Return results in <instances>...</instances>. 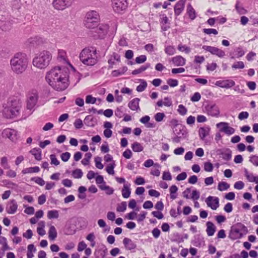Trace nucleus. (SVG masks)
Wrapping results in <instances>:
<instances>
[{"label": "nucleus", "mask_w": 258, "mask_h": 258, "mask_svg": "<svg viewBox=\"0 0 258 258\" xmlns=\"http://www.w3.org/2000/svg\"><path fill=\"white\" fill-rule=\"evenodd\" d=\"M235 84V82L232 80H219L216 82L215 85L223 88L229 89L233 87Z\"/></svg>", "instance_id": "dca6fc26"}, {"label": "nucleus", "mask_w": 258, "mask_h": 258, "mask_svg": "<svg viewBox=\"0 0 258 258\" xmlns=\"http://www.w3.org/2000/svg\"><path fill=\"white\" fill-rule=\"evenodd\" d=\"M83 175V173L80 169H77L72 172V176L75 178H81Z\"/></svg>", "instance_id": "5fc2aeb1"}, {"label": "nucleus", "mask_w": 258, "mask_h": 258, "mask_svg": "<svg viewBox=\"0 0 258 258\" xmlns=\"http://www.w3.org/2000/svg\"><path fill=\"white\" fill-rule=\"evenodd\" d=\"M207 229L206 232L209 236H213L216 231V227L214 224L211 222H207Z\"/></svg>", "instance_id": "7c9ffc66"}, {"label": "nucleus", "mask_w": 258, "mask_h": 258, "mask_svg": "<svg viewBox=\"0 0 258 258\" xmlns=\"http://www.w3.org/2000/svg\"><path fill=\"white\" fill-rule=\"evenodd\" d=\"M178 190L177 187L175 185H172L169 188V191L170 194V198L172 200H174L177 197L176 192Z\"/></svg>", "instance_id": "a18cd8bd"}, {"label": "nucleus", "mask_w": 258, "mask_h": 258, "mask_svg": "<svg viewBox=\"0 0 258 258\" xmlns=\"http://www.w3.org/2000/svg\"><path fill=\"white\" fill-rule=\"evenodd\" d=\"M186 13L191 20H195L197 17L196 12L190 4L187 6Z\"/></svg>", "instance_id": "2f4dec72"}, {"label": "nucleus", "mask_w": 258, "mask_h": 258, "mask_svg": "<svg viewBox=\"0 0 258 258\" xmlns=\"http://www.w3.org/2000/svg\"><path fill=\"white\" fill-rule=\"evenodd\" d=\"M202 48L204 50L210 52L211 54L215 55L220 58H222L225 55V52L224 51L216 47L204 45L203 46Z\"/></svg>", "instance_id": "ddd939ff"}, {"label": "nucleus", "mask_w": 258, "mask_h": 258, "mask_svg": "<svg viewBox=\"0 0 258 258\" xmlns=\"http://www.w3.org/2000/svg\"><path fill=\"white\" fill-rule=\"evenodd\" d=\"M97 100L99 101H101V99L100 98H96L95 97H93L92 95H88L86 97V103L87 104H95Z\"/></svg>", "instance_id": "49530a36"}, {"label": "nucleus", "mask_w": 258, "mask_h": 258, "mask_svg": "<svg viewBox=\"0 0 258 258\" xmlns=\"http://www.w3.org/2000/svg\"><path fill=\"white\" fill-rule=\"evenodd\" d=\"M3 137H7L13 142H16L18 139V133L17 132L11 128H6L3 132Z\"/></svg>", "instance_id": "2eb2a0df"}, {"label": "nucleus", "mask_w": 258, "mask_h": 258, "mask_svg": "<svg viewBox=\"0 0 258 258\" xmlns=\"http://www.w3.org/2000/svg\"><path fill=\"white\" fill-rule=\"evenodd\" d=\"M140 99L138 98H135L128 102V106L130 109L133 111L139 112L141 110L139 106Z\"/></svg>", "instance_id": "4be33fe9"}, {"label": "nucleus", "mask_w": 258, "mask_h": 258, "mask_svg": "<svg viewBox=\"0 0 258 258\" xmlns=\"http://www.w3.org/2000/svg\"><path fill=\"white\" fill-rule=\"evenodd\" d=\"M95 163V166L96 168L99 169H102L103 168L104 166L102 164V158L100 157H96L95 158L94 160Z\"/></svg>", "instance_id": "4d7b16f0"}, {"label": "nucleus", "mask_w": 258, "mask_h": 258, "mask_svg": "<svg viewBox=\"0 0 258 258\" xmlns=\"http://www.w3.org/2000/svg\"><path fill=\"white\" fill-rule=\"evenodd\" d=\"M164 51L168 55H173L176 53V49L172 45H165Z\"/></svg>", "instance_id": "4c0bfd02"}, {"label": "nucleus", "mask_w": 258, "mask_h": 258, "mask_svg": "<svg viewBox=\"0 0 258 258\" xmlns=\"http://www.w3.org/2000/svg\"><path fill=\"white\" fill-rule=\"evenodd\" d=\"M229 187L230 184L224 181L220 182L218 185V189L220 191L226 190Z\"/></svg>", "instance_id": "de8ad7c7"}, {"label": "nucleus", "mask_w": 258, "mask_h": 258, "mask_svg": "<svg viewBox=\"0 0 258 258\" xmlns=\"http://www.w3.org/2000/svg\"><path fill=\"white\" fill-rule=\"evenodd\" d=\"M147 86V82L145 80H142L141 84L137 87L136 90L139 92H143L146 89Z\"/></svg>", "instance_id": "3c124183"}, {"label": "nucleus", "mask_w": 258, "mask_h": 258, "mask_svg": "<svg viewBox=\"0 0 258 258\" xmlns=\"http://www.w3.org/2000/svg\"><path fill=\"white\" fill-rule=\"evenodd\" d=\"M156 104L159 107H162L163 105L167 107H170L172 105V101L170 98L166 97H164L163 101L162 100H158Z\"/></svg>", "instance_id": "c85d7f7f"}, {"label": "nucleus", "mask_w": 258, "mask_h": 258, "mask_svg": "<svg viewBox=\"0 0 258 258\" xmlns=\"http://www.w3.org/2000/svg\"><path fill=\"white\" fill-rule=\"evenodd\" d=\"M100 21L99 13L96 11L91 10L86 13L83 23L86 28L92 29L97 27Z\"/></svg>", "instance_id": "0eeeda50"}, {"label": "nucleus", "mask_w": 258, "mask_h": 258, "mask_svg": "<svg viewBox=\"0 0 258 258\" xmlns=\"http://www.w3.org/2000/svg\"><path fill=\"white\" fill-rule=\"evenodd\" d=\"M30 153L33 155L36 160L40 161L42 158L41 151L39 148H33L30 151Z\"/></svg>", "instance_id": "f704fd0d"}, {"label": "nucleus", "mask_w": 258, "mask_h": 258, "mask_svg": "<svg viewBox=\"0 0 258 258\" xmlns=\"http://www.w3.org/2000/svg\"><path fill=\"white\" fill-rule=\"evenodd\" d=\"M47 216L49 219H57L59 216L58 211L56 210L48 211Z\"/></svg>", "instance_id": "37998d69"}, {"label": "nucleus", "mask_w": 258, "mask_h": 258, "mask_svg": "<svg viewBox=\"0 0 258 258\" xmlns=\"http://www.w3.org/2000/svg\"><path fill=\"white\" fill-rule=\"evenodd\" d=\"M214 168L213 164L210 162H206L204 163V170L207 172H211Z\"/></svg>", "instance_id": "338daca9"}, {"label": "nucleus", "mask_w": 258, "mask_h": 258, "mask_svg": "<svg viewBox=\"0 0 258 258\" xmlns=\"http://www.w3.org/2000/svg\"><path fill=\"white\" fill-rule=\"evenodd\" d=\"M92 156V154L90 152L86 153L85 155L84 159L81 161L82 164L84 165H88L90 163V160Z\"/></svg>", "instance_id": "09e8293b"}, {"label": "nucleus", "mask_w": 258, "mask_h": 258, "mask_svg": "<svg viewBox=\"0 0 258 258\" xmlns=\"http://www.w3.org/2000/svg\"><path fill=\"white\" fill-rule=\"evenodd\" d=\"M160 22L161 24V29L163 31H166L170 28L168 18L165 15L160 16Z\"/></svg>", "instance_id": "393cba45"}, {"label": "nucleus", "mask_w": 258, "mask_h": 258, "mask_svg": "<svg viewBox=\"0 0 258 258\" xmlns=\"http://www.w3.org/2000/svg\"><path fill=\"white\" fill-rule=\"evenodd\" d=\"M96 29L95 30L93 37L96 39H104L108 32L112 35H114L117 29V22L116 21H112L110 22V25L102 23L98 24Z\"/></svg>", "instance_id": "7ed1b4c3"}, {"label": "nucleus", "mask_w": 258, "mask_h": 258, "mask_svg": "<svg viewBox=\"0 0 258 258\" xmlns=\"http://www.w3.org/2000/svg\"><path fill=\"white\" fill-rule=\"evenodd\" d=\"M249 162H251L254 166H258V156L251 155L249 157Z\"/></svg>", "instance_id": "774afa93"}, {"label": "nucleus", "mask_w": 258, "mask_h": 258, "mask_svg": "<svg viewBox=\"0 0 258 258\" xmlns=\"http://www.w3.org/2000/svg\"><path fill=\"white\" fill-rule=\"evenodd\" d=\"M0 244L2 245V250L4 251L10 249L8 244L7 238L4 236H0Z\"/></svg>", "instance_id": "a19ab883"}, {"label": "nucleus", "mask_w": 258, "mask_h": 258, "mask_svg": "<svg viewBox=\"0 0 258 258\" xmlns=\"http://www.w3.org/2000/svg\"><path fill=\"white\" fill-rule=\"evenodd\" d=\"M123 244L127 250L134 249L137 247V244L130 238L125 237L123 239Z\"/></svg>", "instance_id": "a878e982"}, {"label": "nucleus", "mask_w": 258, "mask_h": 258, "mask_svg": "<svg viewBox=\"0 0 258 258\" xmlns=\"http://www.w3.org/2000/svg\"><path fill=\"white\" fill-rule=\"evenodd\" d=\"M28 64V58L24 53H16L10 60L11 70L17 75L24 73L26 70Z\"/></svg>", "instance_id": "f03ea898"}, {"label": "nucleus", "mask_w": 258, "mask_h": 258, "mask_svg": "<svg viewBox=\"0 0 258 258\" xmlns=\"http://www.w3.org/2000/svg\"><path fill=\"white\" fill-rule=\"evenodd\" d=\"M120 61V55L116 52H113L111 55L109 56V58L108 59L109 68H112L113 65L115 64L117 62H119Z\"/></svg>", "instance_id": "412c9836"}, {"label": "nucleus", "mask_w": 258, "mask_h": 258, "mask_svg": "<svg viewBox=\"0 0 258 258\" xmlns=\"http://www.w3.org/2000/svg\"><path fill=\"white\" fill-rule=\"evenodd\" d=\"M171 61L175 66H183L186 63V59L181 55H176L171 58Z\"/></svg>", "instance_id": "b1692460"}, {"label": "nucleus", "mask_w": 258, "mask_h": 258, "mask_svg": "<svg viewBox=\"0 0 258 258\" xmlns=\"http://www.w3.org/2000/svg\"><path fill=\"white\" fill-rule=\"evenodd\" d=\"M51 59V53L47 50H43L36 55L33 59L32 63L38 69H44L48 66Z\"/></svg>", "instance_id": "423d86ee"}, {"label": "nucleus", "mask_w": 258, "mask_h": 258, "mask_svg": "<svg viewBox=\"0 0 258 258\" xmlns=\"http://www.w3.org/2000/svg\"><path fill=\"white\" fill-rule=\"evenodd\" d=\"M130 186V183H125L123 184V187L121 190V194L124 198L126 199L130 197L131 193Z\"/></svg>", "instance_id": "c756f323"}, {"label": "nucleus", "mask_w": 258, "mask_h": 258, "mask_svg": "<svg viewBox=\"0 0 258 258\" xmlns=\"http://www.w3.org/2000/svg\"><path fill=\"white\" fill-rule=\"evenodd\" d=\"M247 233V228L243 224L239 223L233 226L229 234V237L232 240L242 238Z\"/></svg>", "instance_id": "6e6552de"}, {"label": "nucleus", "mask_w": 258, "mask_h": 258, "mask_svg": "<svg viewBox=\"0 0 258 258\" xmlns=\"http://www.w3.org/2000/svg\"><path fill=\"white\" fill-rule=\"evenodd\" d=\"M245 176L249 182L258 183V176H254L252 173L248 172L246 169L245 170Z\"/></svg>", "instance_id": "72a5a7b5"}, {"label": "nucleus", "mask_w": 258, "mask_h": 258, "mask_svg": "<svg viewBox=\"0 0 258 258\" xmlns=\"http://www.w3.org/2000/svg\"><path fill=\"white\" fill-rule=\"evenodd\" d=\"M28 42L32 45H39L46 42V39L39 36L30 37L28 39Z\"/></svg>", "instance_id": "aec40b11"}, {"label": "nucleus", "mask_w": 258, "mask_h": 258, "mask_svg": "<svg viewBox=\"0 0 258 258\" xmlns=\"http://www.w3.org/2000/svg\"><path fill=\"white\" fill-rule=\"evenodd\" d=\"M124 110L122 106L117 107L115 110V115L118 118H121L124 115Z\"/></svg>", "instance_id": "6e6d98bb"}, {"label": "nucleus", "mask_w": 258, "mask_h": 258, "mask_svg": "<svg viewBox=\"0 0 258 258\" xmlns=\"http://www.w3.org/2000/svg\"><path fill=\"white\" fill-rule=\"evenodd\" d=\"M208 207L213 210H216L219 207V199L217 197L209 196L205 200Z\"/></svg>", "instance_id": "4468645a"}, {"label": "nucleus", "mask_w": 258, "mask_h": 258, "mask_svg": "<svg viewBox=\"0 0 258 258\" xmlns=\"http://www.w3.org/2000/svg\"><path fill=\"white\" fill-rule=\"evenodd\" d=\"M126 209V203L125 202H121L117 206L116 210L118 212H123Z\"/></svg>", "instance_id": "bf43d9fd"}, {"label": "nucleus", "mask_w": 258, "mask_h": 258, "mask_svg": "<svg viewBox=\"0 0 258 258\" xmlns=\"http://www.w3.org/2000/svg\"><path fill=\"white\" fill-rule=\"evenodd\" d=\"M57 57L60 61H63L69 63L68 62L67 53L65 50L63 49H59L58 50Z\"/></svg>", "instance_id": "ea45409f"}, {"label": "nucleus", "mask_w": 258, "mask_h": 258, "mask_svg": "<svg viewBox=\"0 0 258 258\" xmlns=\"http://www.w3.org/2000/svg\"><path fill=\"white\" fill-rule=\"evenodd\" d=\"M18 209V204L15 200H10L6 208V212L10 214H15Z\"/></svg>", "instance_id": "a211bd4d"}, {"label": "nucleus", "mask_w": 258, "mask_h": 258, "mask_svg": "<svg viewBox=\"0 0 258 258\" xmlns=\"http://www.w3.org/2000/svg\"><path fill=\"white\" fill-rule=\"evenodd\" d=\"M244 68V64L243 61H237L233 63L232 68L233 69H242Z\"/></svg>", "instance_id": "e2e57ef3"}, {"label": "nucleus", "mask_w": 258, "mask_h": 258, "mask_svg": "<svg viewBox=\"0 0 258 258\" xmlns=\"http://www.w3.org/2000/svg\"><path fill=\"white\" fill-rule=\"evenodd\" d=\"M80 59L85 65L94 66L98 61L96 48L90 47L83 49L80 54Z\"/></svg>", "instance_id": "39448f33"}, {"label": "nucleus", "mask_w": 258, "mask_h": 258, "mask_svg": "<svg viewBox=\"0 0 258 258\" xmlns=\"http://www.w3.org/2000/svg\"><path fill=\"white\" fill-rule=\"evenodd\" d=\"M157 166L158 168L160 167V166L158 164H155L154 163V161L152 159H148L146 161H145L144 163V166L146 167L149 168L152 166Z\"/></svg>", "instance_id": "13d9d810"}, {"label": "nucleus", "mask_w": 258, "mask_h": 258, "mask_svg": "<svg viewBox=\"0 0 258 258\" xmlns=\"http://www.w3.org/2000/svg\"><path fill=\"white\" fill-rule=\"evenodd\" d=\"M173 133L176 136H180L185 137L187 134L186 128L184 126L180 125L173 130Z\"/></svg>", "instance_id": "cd10ccee"}, {"label": "nucleus", "mask_w": 258, "mask_h": 258, "mask_svg": "<svg viewBox=\"0 0 258 258\" xmlns=\"http://www.w3.org/2000/svg\"><path fill=\"white\" fill-rule=\"evenodd\" d=\"M127 71V68L126 66H124L119 68L118 70H115L111 72V75L113 77H116L122 75H123Z\"/></svg>", "instance_id": "473e14b6"}, {"label": "nucleus", "mask_w": 258, "mask_h": 258, "mask_svg": "<svg viewBox=\"0 0 258 258\" xmlns=\"http://www.w3.org/2000/svg\"><path fill=\"white\" fill-rule=\"evenodd\" d=\"M115 166L114 161L109 164L106 167V172L110 175H113L114 174V168Z\"/></svg>", "instance_id": "8fccbe9b"}, {"label": "nucleus", "mask_w": 258, "mask_h": 258, "mask_svg": "<svg viewBox=\"0 0 258 258\" xmlns=\"http://www.w3.org/2000/svg\"><path fill=\"white\" fill-rule=\"evenodd\" d=\"M177 49L180 51L184 52L187 54L189 53L191 50L189 47L185 45H182V44H179L178 45Z\"/></svg>", "instance_id": "603ef678"}, {"label": "nucleus", "mask_w": 258, "mask_h": 258, "mask_svg": "<svg viewBox=\"0 0 258 258\" xmlns=\"http://www.w3.org/2000/svg\"><path fill=\"white\" fill-rule=\"evenodd\" d=\"M203 32L205 34H208V35H211L212 34L214 35L218 34V32L217 30L215 29H212V28H205L203 29Z\"/></svg>", "instance_id": "0e129e2a"}, {"label": "nucleus", "mask_w": 258, "mask_h": 258, "mask_svg": "<svg viewBox=\"0 0 258 258\" xmlns=\"http://www.w3.org/2000/svg\"><path fill=\"white\" fill-rule=\"evenodd\" d=\"M245 54V51L241 47H237L235 49L234 55L231 57V58H239L243 56Z\"/></svg>", "instance_id": "c03bdc74"}, {"label": "nucleus", "mask_w": 258, "mask_h": 258, "mask_svg": "<svg viewBox=\"0 0 258 258\" xmlns=\"http://www.w3.org/2000/svg\"><path fill=\"white\" fill-rule=\"evenodd\" d=\"M206 110L208 114L212 116H217L220 113L219 108L215 104L208 105Z\"/></svg>", "instance_id": "5701e85b"}, {"label": "nucleus", "mask_w": 258, "mask_h": 258, "mask_svg": "<svg viewBox=\"0 0 258 258\" xmlns=\"http://www.w3.org/2000/svg\"><path fill=\"white\" fill-rule=\"evenodd\" d=\"M31 180L34 181L36 183L39 184L40 186H43L45 184L44 180L41 177H34L31 178Z\"/></svg>", "instance_id": "680f3d73"}, {"label": "nucleus", "mask_w": 258, "mask_h": 258, "mask_svg": "<svg viewBox=\"0 0 258 258\" xmlns=\"http://www.w3.org/2000/svg\"><path fill=\"white\" fill-rule=\"evenodd\" d=\"M132 148L135 152H140L144 150V147L141 144L137 142H135L132 144Z\"/></svg>", "instance_id": "79ce46f5"}, {"label": "nucleus", "mask_w": 258, "mask_h": 258, "mask_svg": "<svg viewBox=\"0 0 258 258\" xmlns=\"http://www.w3.org/2000/svg\"><path fill=\"white\" fill-rule=\"evenodd\" d=\"M76 0H53L52 5L55 9L63 10L71 7Z\"/></svg>", "instance_id": "9b49d317"}, {"label": "nucleus", "mask_w": 258, "mask_h": 258, "mask_svg": "<svg viewBox=\"0 0 258 258\" xmlns=\"http://www.w3.org/2000/svg\"><path fill=\"white\" fill-rule=\"evenodd\" d=\"M186 0H179L174 6V11L176 16L180 15L183 11Z\"/></svg>", "instance_id": "f3484780"}, {"label": "nucleus", "mask_w": 258, "mask_h": 258, "mask_svg": "<svg viewBox=\"0 0 258 258\" xmlns=\"http://www.w3.org/2000/svg\"><path fill=\"white\" fill-rule=\"evenodd\" d=\"M128 0H111V6L114 12H124L128 7Z\"/></svg>", "instance_id": "9d476101"}, {"label": "nucleus", "mask_w": 258, "mask_h": 258, "mask_svg": "<svg viewBox=\"0 0 258 258\" xmlns=\"http://www.w3.org/2000/svg\"><path fill=\"white\" fill-rule=\"evenodd\" d=\"M200 196V192L197 189H194L192 191L190 198L193 201H197Z\"/></svg>", "instance_id": "052dcab7"}, {"label": "nucleus", "mask_w": 258, "mask_h": 258, "mask_svg": "<svg viewBox=\"0 0 258 258\" xmlns=\"http://www.w3.org/2000/svg\"><path fill=\"white\" fill-rule=\"evenodd\" d=\"M150 67V64L148 63L145 65L142 66L140 68L134 70L133 71L132 74L134 75H136L137 74H139L142 73V72L145 71L147 69Z\"/></svg>", "instance_id": "e433bc0d"}, {"label": "nucleus", "mask_w": 258, "mask_h": 258, "mask_svg": "<svg viewBox=\"0 0 258 258\" xmlns=\"http://www.w3.org/2000/svg\"><path fill=\"white\" fill-rule=\"evenodd\" d=\"M38 99V92L36 90H32L27 95V110L30 115L35 109Z\"/></svg>", "instance_id": "1a4fd4ad"}, {"label": "nucleus", "mask_w": 258, "mask_h": 258, "mask_svg": "<svg viewBox=\"0 0 258 258\" xmlns=\"http://www.w3.org/2000/svg\"><path fill=\"white\" fill-rule=\"evenodd\" d=\"M177 111L180 115H184L186 114L187 110L184 106L182 104H180L178 105Z\"/></svg>", "instance_id": "69168bd1"}, {"label": "nucleus", "mask_w": 258, "mask_h": 258, "mask_svg": "<svg viewBox=\"0 0 258 258\" xmlns=\"http://www.w3.org/2000/svg\"><path fill=\"white\" fill-rule=\"evenodd\" d=\"M211 128L209 126L201 127L199 130V135L201 140L204 141L206 144H208V141L205 140V138L209 134Z\"/></svg>", "instance_id": "6ab92c4d"}, {"label": "nucleus", "mask_w": 258, "mask_h": 258, "mask_svg": "<svg viewBox=\"0 0 258 258\" xmlns=\"http://www.w3.org/2000/svg\"><path fill=\"white\" fill-rule=\"evenodd\" d=\"M84 122L88 126L93 127L96 124L97 120L92 115H89L85 117Z\"/></svg>", "instance_id": "bb28decb"}, {"label": "nucleus", "mask_w": 258, "mask_h": 258, "mask_svg": "<svg viewBox=\"0 0 258 258\" xmlns=\"http://www.w3.org/2000/svg\"><path fill=\"white\" fill-rule=\"evenodd\" d=\"M57 231L55 227L51 225L48 231V237L50 240H54L57 237Z\"/></svg>", "instance_id": "58836bf2"}, {"label": "nucleus", "mask_w": 258, "mask_h": 258, "mask_svg": "<svg viewBox=\"0 0 258 258\" xmlns=\"http://www.w3.org/2000/svg\"><path fill=\"white\" fill-rule=\"evenodd\" d=\"M216 127L219 129L220 132H223L228 136H230L235 133V129L229 126L226 122H220L216 124Z\"/></svg>", "instance_id": "f8f14e48"}, {"label": "nucleus", "mask_w": 258, "mask_h": 258, "mask_svg": "<svg viewBox=\"0 0 258 258\" xmlns=\"http://www.w3.org/2000/svg\"><path fill=\"white\" fill-rule=\"evenodd\" d=\"M86 239L91 242V246L92 247L95 246L96 242L95 241V236L94 233H89L87 236Z\"/></svg>", "instance_id": "864d4df0"}, {"label": "nucleus", "mask_w": 258, "mask_h": 258, "mask_svg": "<svg viewBox=\"0 0 258 258\" xmlns=\"http://www.w3.org/2000/svg\"><path fill=\"white\" fill-rule=\"evenodd\" d=\"M68 72L64 68L55 67L47 72L45 79L48 84L56 90L62 91L69 85Z\"/></svg>", "instance_id": "f257e3e1"}, {"label": "nucleus", "mask_w": 258, "mask_h": 258, "mask_svg": "<svg viewBox=\"0 0 258 258\" xmlns=\"http://www.w3.org/2000/svg\"><path fill=\"white\" fill-rule=\"evenodd\" d=\"M3 107V116L7 118H12L19 114L21 103L18 100H11L8 101Z\"/></svg>", "instance_id": "20e7f679"}, {"label": "nucleus", "mask_w": 258, "mask_h": 258, "mask_svg": "<svg viewBox=\"0 0 258 258\" xmlns=\"http://www.w3.org/2000/svg\"><path fill=\"white\" fill-rule=\"evenodd\" d=\"M40 171V168L38 166H35L32 167L26 168L22 170V173L23 174L32 173H38Z\"/></svg>", "instance_id": "c9c22d12"}]
</instances>
